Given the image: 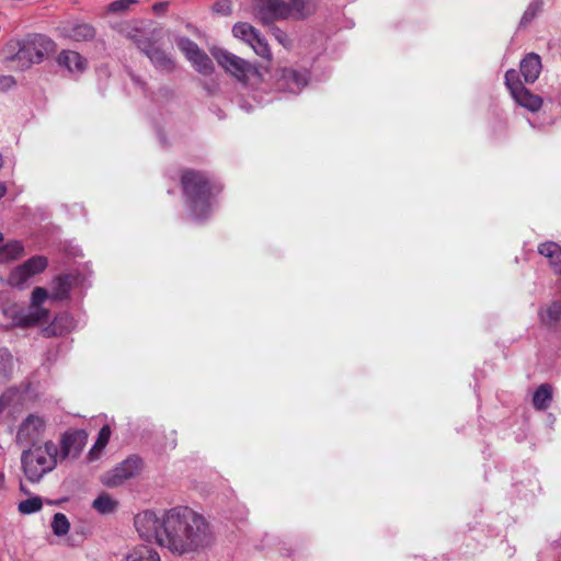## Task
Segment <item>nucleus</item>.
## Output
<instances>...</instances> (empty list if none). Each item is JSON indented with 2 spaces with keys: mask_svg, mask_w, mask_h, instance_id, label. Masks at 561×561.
Masks as SVG:
<instances>
[{
  "mask_svg": "<svg viewBox=\"0 0 561 561\" xmlns=\"http://www.w3.org/2000/svg\"><path fill=\"white\" fill-rule=\"evenodd\" d=\"M134 525L141 539L156 542L175 556L198 551L211 539L205 518L186 506L171 508L161 516L153 511L140 512Z\"/></svg>",
  "mask_w": 561,
  "mask_h": 561,
  "instance_id": "obj_1",
  "label": "nucleus"
},
{
  "mask_svg": "<svg viewBox=\"0 0 561 561\" xmlns=\"http://www.w3.org/2000/svg\"><path fill=\"white\" fill-rule=\"evenodd\" d=\"M181 182L192 218L196 221L206 219L213 209L214 186L209 180L201 172L187 170L182 174Z\"/></svg>",
  "mask_w": 561,
  "mask_h": 561,
  "instance_id": "obj_2",
  "label": "nucleus"
},
{
  "mask_svg": "<svg viewBox=\"0 0 561 561\" xmlns=\"http://www.w3.org/2000/svg\"><path fill=\"white\" fill-rule=\"evenodd\" d=\"M57 459V445L51 440H47L43 445L33 446L32 448L23 450L21 455V467L25 478L31 483H36L56 467Z\"/></svg>",
  "mask_w": 561,
  "mask_h": 561,
  "instance_id": "obj_3",
  "label": "nucleus"
},
{
  "mask_svg": "<svg viewBox=\"0 0 561 561\" xmlns=\"http://www.w3.org/2000/svg\"><path fill=\"white\" fill-rule=\"evenodd\" d=\"M56 280L58 285L50 295L43 287H35L33 289L28 309L21 311L15 318L18 325L31 327L48 320L49 312L43 307V304L49 298L53 300L62 299L69 290L66 279L58 277Z\"/></svg>",
  "mask_w": 561,
  "mask_h": 561,
  "instance_id": "obj_4",
  "label": "nucleus"
},
{
  "mask_svg": "<svg viewBox=\"0 0 561 561\" xmlns=\"http://www.w3.org/2000/svg\"><path fill=\"white\" fill-rule=\"evenodd\" d=\"M9 47L18 48V51L12 56H7V59L18 62V67L25 69L33 64L42 62L44 57L54 50L55 44L45 35L34 34L23 42H11Z\"/></svg>",
  "mask_w": 561,
  "mask_h": 561,
  "instance_id": "obj_5",
  "label": "nucleus"
},
{
  "mask_svg": "<svg viewBox=\"0 0 561 561\" xmlns=\"http://www.w3.org/2000/svg\"><path fill=\"white\" fill-rule=\"evenodd\" d=\"M210 54L220 67L240 82H248V80L257 72L254 65L227 49L213 47Z\"/></svg>",
  "mask_w": 561,
  "mask_h": 561,
  "instance_id": "obj_6",
  "label": "nucleus"
},
{
  "mask_svg": "<svg viewBox=\"0 0 561 561\" xmlns=\"http://www.w3.org/2000/svg\"><path fill=\"white\" fill-rule=\"evenodd\" d=\"M505 84L514 101L530 112H537L542 106V99L526 89L519 81L518 73L510 69L505 73Z\"/></svg>",
  "mask_w": 561,
  "mask_h": 561,
  "instance_id": "obj_7",
  "label": "nucleus"
},
{
  "mask_svg": "<svg viewBox=\"0 0 561 561\" xmlns=\"http://www.w3.org/2000/svg\"><path fill=\"white\" fill-rule=\"evenodd\" d=\"M142 469V460L138 456H129L102 477V483L108 488L123 484L126 480L137 476Z\"/></svg>",
  "mask_w": 561,
  "mask_h": 561,
  "instance_id": "obj_8",
  "label": "nucleus"
},
{
  "mask_svg": "<svg viewBox=\"0 0 561 561\" xmlns=\"http://www.w3.org/2000/svg\"><path fill=\"white\" fill-rule=\"evenodd\" d=\"M253 13L263 24H271L287 19L291 14V8L283 0H254Z\"/></svg>",
  "mask_w": 561,
  "mask_h": 561,
  "instance_id": "obj_9",
  "label": "nucleus"
},
{
  "mask_svg": "<svg viewBox=\"0 0 561 561\" xmlns=\"http://www.w3.org/2000/svg\"><path fill=\"white\" fill-rule=\"evenodd\" d=\"M48 261L45 256L35 255L22 265L16 267L10 275V283L14 286L23 285L28 278L42 273L47 267Z\"/></svg>",
  "mask_w": 561,
  "mask_h": 561,
  "instance_id": "obj_10",
  "label": "nucleus"
},
{
  "mask_svg": "<svg viewBox=\"0 0 561 561\" xmlns=\"http://www.w3.org/2000/svg\"><path fill=\"white\" fill-rule=\"evenodd\" d=\"M88 440V434L83 430L67 432L60 439V459L77 458L82 451Z\"/></svg>",
  "mask_w": 561,
  "mask_h": 561,
  "instance_id": "obj_11",
  "label": "nucleus"
},
{
  "mask_svg": "<svg viewBox=\"0 0 561 561\" xmlns=\"http://www.w3.org/2000/svg\"><path fill=\"white\" fill-rule=\"evenodd\" d=\"M308 72L291 68H283L277 71V87L279 90L290 93H299L308 84Z\"/></svg>",
  "mask_w": 561,
  "mask_h": 561,
  "instance_id": "obj_12",
  "label": "nucleus"
},
{
  "mask_svg": "<svg viewBox=\"0 0 561 561\" xmlns=\"http://www.w3.org/2000/svg\"><path fill=\"white\" fill-rule=\"evenodd\" d=\"M45 430V421L38 415H28L20 425L16 442L21 445H34Z\"/></svg>",
  "mask_w": 561,
  "mask_h": 561,
  "instance_id": "obj_13",
  "label": "nucleus"
},
{
  "mask_svg": "<svg viewBox=\"0 0 561 561\" xmlns=\"http://www.w3.org/2000/svg\"><path fill=\"white\" fill-rule=\"evenodd\" d=\"M138 48L150 59L152 65L160 70L171 71L174 68L172 58L160 47L148 42H137Z\"/></svg>",
  "mask_w": 561,
  "mask_h": 561,
  "instance_id": "obj_14",
  "label": "nucleus"
},
{
  "mask_svg": "<svg viewBox=\"0 0 561 561\" xmlns=\"http://www.w3.org/2000/svg\"><path fill=\"white\" fill-rule=\"evenodd\" d=\"M60 36L76 42L90 41L95 36V30L88 23L65 22L58 26Z\"/></svg>",
  "mask_w": 561,
  "mask_h": 561,
  "instance_id": "obj_15",
  "label": "nucleus"
},
{
  "mask_svg": "<svg viewBox=\"0 0 561 561\" xmlns=\"http://www.w3.org/2000/svg\"><path fill=\"white\" fill-rule=\"evenodd\" d=\"M58 66L67 69L71 75H80L87 69V59L75 50H61L57 57Z\"/></svg>",
  "mask_w": 561,
  "mask_h": 561,
  "instance_id": "obj_16",
  "label": "nucleus"
},
{
  "mask_svg": "<svg viewBox=\"0 0 561 561\" xmlns=\"http://www.w3.org/2000/svg\"><path fill=\"white\" fill-rule=\"evenodd\" d=\"M538 253L543 256L554 275L561 276V245L546 241L538 245Z\"/></svg>",
  "mask_w": 561,
  "mask_h": 561,
  "instance_id": "obj_17",
  "label": "nucleus"
},
{
  "mask_svg": "<svg viewBox=\"0 0 561 561\" xmlns=\"http://www.w3.org/2000/svg\"><path fill=\"white\" fill-rule=\"evenodd\" d=\"M541 71V59L535 53L527 54L520 61V73L526 83H534Z\"/></svg>",
  "mask_w": 561,
  "mask_h": 561,
  "instance_id": "obj_18",
  "label": "nucleus"
},
{
  "mask_svg": "<svg viewBox=\"0 0 561 561\" xmlns=\"http://www.w3.org/2000/svg\"><path fill=\"white\" fill-rule=\"evenodd\" d=\"M124 561H161V559L152 547L138 545L125 554Z\"/></svg>",
  "mask_w": 561,
  "mask_h": 561,
  "instance_id": "obj_19",
  "label": "nucleus"
},
{
  "mask_svg": "<svg viewBox=\"0 0 561 561\" xmlns=\"http://www.w3.org/2000/svg\"><path fill=\"white\" fill-rule=\"evenodd\" d=\"M542 325L552 329L561 321V301H553L539 311Z\"/></svg>",
  "mask_w": 561,
  "mask_h": 561,
  "instance_id": "obj_20",
  "label": "nucleus"
},
{
  "mask_svg": "<svg viewBox=\"0 0 561 561\" xmlns=\"http://www.w3.org/2000/svg\"><path fill=\"white\" fill-rule=\"evenodd\" d=\"M291 14L305 19L313 14L318 8V0H289Z\"/></svg>",
  "mask_w": 561,
  "mask_h": 561,
  "instance_id": "obj_21",
  "label": "nucleus"
},
{
  "mask_svg": "<svg viewBox=\"0 0 561 561\" xmlns=\"http://www.w3.org/2000/svg\"><path fill=\"white\" fill-rule=\"evenodd\" d=\"M14 358L7 348H0V383L7 382L13 375Z\"/></svg>",
  "mask_w": 561,
  "mask_h": 561,
  "instance_id": "obj_22",
  "label": "nucleus"
},
{
  "mask_svg": "<svg viewBox=\"0 0 561 561\" xmlns=\"http://www.w3.org/2000/svg\"><path fill=\"white\" fill-rule=\"evenodd\" d=\"M253 51L260 56L261 58L271 61L273 58L270 45L266 38L257 32V34L253 37V39L248 44Z\"/></svg>",
  "mask_w": 561,
  "mask_h": 561,
  "instance_id": "obj_23",
  "label": "nucleus"
},
{
  "mask_svg": "<svg viewBox=\"0 0 561 561\" xmlns=\"http://www.w3.org/2000/svg\"><path fill=\"white\" fill-rule=\"evenodd\" d=\"M24 254V245L19 240H11L4 245L0 247V257L2 260L11 261L21 257Z\"/></svg>",
  "mask_w": 561,
  "mask_h": 561,
  "instance_id": "obj_24",
  "label": "nucleus"
},
{
  "mask_svg": "<svg viewBox=\"0 0 561 561\" xmlns=\"http://www.w3.org/2000/svg\"><path fill=\"white\" fill-rule=\"evenodd\" d=\"M552 399V389L549 385L543 383L535 391L533 397L534 407L538 410H546Z\"/></svg>",
  "mask_w": 561,
  "mask_h": 561,
  "instance_id": "obj_25",
  "label": "nucleus"
},
{
  "mask_svg": "<svg viewBox=\"0 0 561 561\" xmlns=\"http://www.w3.org/2000/svg\"><path fill=\"white\" fill-rule=\"evenodd\" d=\"M92 507L100 514H110L117 508V502L107 493H102L93 501Z\"/></svg>",
  "mask_w": 561,
  "mask_h": 561,
  "instance_id": "obj_26",
  "label": "nucleus"
},
{
  "mask_svg": "<svg viewBox=\"0 0 561 561\" xmlns=\"http://www.w3.org/2000/svg\"><path fill=\"white\" fill-rule=\"evenodd\" d=\"M257 30L247 22L236 23L232 27L234 37L241 39L245 44H249L253 37L257 34Z\"/></svg>",
  "mask_w": 561,
  "mask_h": 561,
  "instance_id": "obj_27",
  "label": "nucleus"
},
{
  "mask_svg": "<svg viewBox=\"0 0 561 561\" xmlns=\"http://www.w3.org/2000/svg\"><path fill=\"white\" fill-rule=\"evenodd\" d=\"M193 67L202 75L208 76L214 71V65L211 59L205 51L198 53L192 60Z\"/></svg>",
  "mask_w": 561,
  "mask_h": 561,
  "instance_id": "obj_28",
  "label": "nucleus"
},
{
  "mask_svg": "<svg viewBox=\"0 0 561 561\" xmlns=\"http://www.w3.org/2000/svg\"><path fill=\"white\" fill-rule=\"evenodd\" d=\"M51 529L54 535L61 537L68 534L70 523L67 516L62 513H56L53 517Z\"/></svg>",
  "mask_w": 561,
  "mask_h": 561,
  "instance_id": "obj_29",
  "label": "nucleus"
},
{
  "mask_svg": "<svg viewBox=\"0 0 561 561\" xmlns=\"http://www.w3.org/2000/svg\"><path fill=\"white\" fill-rule=\"evenodd\" d=\"M542 1L540 0H534L531 1L527 9L525 10L522 19H520V26H527L542 10Z\"/></svg>",
  "mask_w": 561,
  "mask_h": 561,
  "instance_id": "obj_30",
  "label": "nucleus"
},
{
  "mask_svg": "<svg viewBox=\"0 0 561 561\" xmlns=\"http://www.w3.org/2000/svg\"><path fill=\"white\" fill-rule=\"evenodd\" d=\"M43 506L39 496H33L19 503L18 510L21 514H32L38 512Z\"/></svg>",
  "mask_w": 561,
  "mask_h": 561,
  "instance_id": "obj_31",
  "label": "nucleus"
},
{
  "mask_svg": "<svg viewBox=\"0 0 561 561\" xmlns=\"http://www.w3.org/2000/svg\"><path fill=\"white\" fill-rule=\"evenodd\" d=\"M178 46L181 51L186 56V58L191 61L202 49L197 46L196 43L191 41L190 38H180L178 41Z\"/></svg>",
  "mask_w": 561,
  "mask_h": 561,
  "instance_id": "obj_32",
  "label": "nucleus"
},
{
  "mask_svg": "<svg viewBox=\"0 0 561 561\" xmlns=\"http://www.w3.org/2000/svg\"><path fill=\"white\" fill-rule=\"evenodd\" d=\"M137 3V0H115L108 4V12L122 13L127 11L130 5Z\"/></svg>",
  "mask_w": 561,
  "mask_h": 561,
  "instance_id": "obj_33",
  "label": "nucleus"
},
{
  "mask_svg": "<svg viewBox=\"0 0 561 561\" xmlns=\"http://www.w3.org/2000/svg\"><path fill=\"white\" fill-rule=\"evenodd\" d=\"M110 436H111L110 426H107V425L103 426L99 432V436H98L96 443L93 446V449L104 448L110 440Z\"/></svg>",
  "mask_w": 561,
  "mask_h": 561,
  "instance_id": "obj_34",
  "label": "nucleus"
},
{
  "mask_svg": "<svg viewBox=\"0 0 561 561\" xmlns=\"http://www.w3.org/2000/svg\"><path fill=\"white\" fill-rule=\"evenodd\" d=\"M213 11L220 15H229L232 12L230 0H219L213 5Z\"/></svg>",
  "mask_w": 561,
  "mask_h": 561,
  "instance_id": "obj_35",
  "label": "nucleus"
},
{
  "mask_svg": "<svg viewBox=\"0 0 561 561\" xmlns=\"http://www.w3.org/2000/svg\"><path fill=\"white\" fill-rule=\"evenodd\" d=\"M272 34L275 37V39L283 45L285 48L291 47V39L288 37V35L280 30L279 27H274L272 30Z\"/></svg>",
  "mask_w": 561,
  "mask_h": 561,
  "instance_id": "obj_36",
  "label": "nucleus"
},
{
  "mask_svg": "<svg viewBox=\"0 0 561 561\" xmlns=\"http://www.w3.org/2000/svg\"><path fill=\"white\" fill-rule=\"evenodd\" d=\"M11 402V396L8 394V393H3L1 397H0V413H2L7 407H9Z\"/></svg>",
  "mask_w": 561,
  "mask_h": 561,
  "instance_id": "obj_37",
  "label": "nucleus"
},
{
  "mask_svg": "<svg viewBox=\"0 0 561 561\" xmlns=\"http://www.w3.org/2000/svg\"><path fill=\"white\" fill-rule=\"evenodd\" d=\"M0 84H2L5 88H10L15 84V80L12 76H1Z\"/></svg>",
  "mask_w": 561,
  "mask_h": 561,
  "instance_id": "obj_38",
  "label": "nucleus"
},
{
  "mask_svg": "<svg viewBox=\"0 0 561 561\" xmlns=\"http://www.w3.org/2000/svg\"><path fill=\"white\" fill-rule=\"evenodd\" d=\"M167 7H168L167 2H158V3L153 4L152 9L156 13H162L165 11Z\"/></svg>",
  "mask_w": 561,
  "mask_h": 561,
  "instance_id": "obj_39",
  "label": "nucleus"
},
{
  "mask_svg": "<svg viewBox=\"0 0 561 561\" xmlns=\"http://www.w3.org/2000/svg\"><path fill=\"white\" fill-rule=\"evenodd\" d=\"M7 194V186L4 183L0 182V198H2Z\"/></svg>",
  "mask_w": 561,
  "mask_h": 561,
  "instance_id": "obj_40",
  "label": "nucleus"
},
{
  "mask_svg": "<svg viewBox=\"0 0 561 561\" xmlns=\"http://www.w3.org/2000/svg\"><path fill=\"white\" fill-rule=\"evenodd\" d=\"M4 480H5L4 473L0 472V488H3Z\"/></svg>",
  "mask_w": 561,
  "mask_h": 561,
  "instance_id": "obj_41",
  "label": "nucleus"
},
{
  "mask_svg": "<svg viewBox=\"0 0 561 561\" xmlns=\"http://www.w3.org/2000/svg\"><path fill=\"white\" fill-rule=\"evenodd\" d=\"M20 490H21L22 492H24V493H28V492L25 490L24 484H23L22 482L20 483Z\"/></svg>",
  "mask_w": 561,
  "mask_h": 561,
  "instance_id": "obj_42",
  "label": "nucleus"
},
{
  "mask_svg": "<svg viewBox=\"0 0 561 561\" xmlns=\"http://www.w3.org/2000/svg\"><path fill=\"white\" fill-rule=\"evenodd\" d=\"M133 80L135 81V83L140 84V81L137 78L133 77Z\"/></svg>",
  "mask_w": 561,
  "mask_h": 561,
  "instance_id": "obj_43",
  "label": "nucleus"
},
{
  "mask_svg": "<svg viewBox=\"0 0 561 561\" xmlns=\"http://www.w3.org/2000/svg\"><path fill=\"white\" fill-rule=\"evenodd\" d=\"M2 164H3V159H2V156L0 154V169L2 168Z\"/></svg>",
  "mask_w": 561,
  "mask_h": 561,
  "instance_id": "obj_44",
  "label": "nucleus"
},
{
  "mask_svg": "<svg viewBox=\"0 0 561 561\" xmlns=\"http://www.w3.org/2000/svg\"><path fill=\"white\" fill-rule=\"evenodd\" d=\"M3 241V234L0 232V243Z\"/></svg>",
  "mask_w": 561,
  "mask_h": 561,
  "instance_id": "obj_45",
  "label": "nucleus"
}]
</instances>
